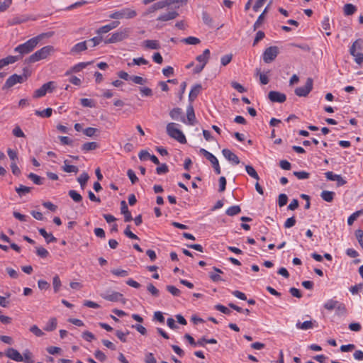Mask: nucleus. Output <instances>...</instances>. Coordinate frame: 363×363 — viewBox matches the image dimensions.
<instances>
[{
	"mask_svg": "<svg viewBox=\"0 0 363 363\" xmlns=\"http://www.w3.org/2000/svg\"><path fill=\"white\" fill-rule=\"evenodd\" d=\"M42 38V35L32 38L26 43L16 47L14 51L19 53V57L21 58L23 55L31 52L36 48Z\"/></svg>",
	"mask_w": 363,
	"mask_h": 363,
	"instance_id": "f257e3e1",
	"label": "nucleus"
},
{
	"mask_svg": "<svg viewBox=\"0 0 363 363\" xmlns=\"http://www.w3.org/2000/svg\"><path fill=\"white\" fill-rule=\"evenodd\" d=\"M55 52V48L52 45H47L41 49L37 50L33 54L29 56L28 59H26V62L29 64L35 63L41 60L46 59L48 56H50L52 53Z\"/></svg>",
	"mask_w": 363,
	"mask_h": 363,
	"instance_id": "f03ea898",
	"label": "nucleus"
},
{
	"mask_svg": "<svg viewBox=\"0 0 363 363\" xmlns=\"http://www.w3.org/2000/svg\"><path fill=\"white\" fill-rule=\"evenodd\" d=\"M130 33L131 29L130 28H121L116 32L112 33L110 38L105 39L104 43L111 44L121 42L128 38Z\"/></svg>",
	"mask_w": 363,
	"mask_h": 363,
	"instance_id": "7ed1b4c3",
	"label": "nucleus"
},
{
	"mask_svg": "<svg viewBox=\"0 0 363 363\" xmlns=\"http://www.w3.org/2000/svg\"><path fill=\"white\" fill-rule=\"evenodd\" d=\"M362 39L356 40L350 48V53L354 57L357 64L361 65L363 63V53L362 52Z\"/></svg>",
	"mask_w": 363,
	"mask_h": 363,
	"instance_id": "20e7f679",
	"label": "nucleus"
},
{
	"mask_svg": "<svg viewBox=\"0 0 363 363\" xmlns=\"http://www.w3.org/2000/svg\"><path fill=\"white\" fill-rule=\"evenodd\" d=\"M177 124L169 123L167 125V133L172 138L175 139L182 144L186 143V139L184 133L177 128Z\"/></svg>",
	"mask_w": 363,
	"mask_h": 363,
	"instance_id": "39448f33",
	"label": "nucleus"
},
{
	"mask_svg": "<svg viewBox=\"0 0 363 363\" xmlns=\"http://www.w3.org/2000/svg\"><path fill=\"white\" fill-rule=\"evenodd\" d=\"M137 16V12L130 8H124L120 11H115L109 15V17L113 19H131Z\"/></svg>",
	"mask_w": 363,
	"mask_h": 363,
	"instance_id": "423d86ee",
	"label": "nucleus"
},
{
	"mask_svg": "<svg viewBox=\"0 0 363 363\" xmlns=\"http://www.w3.org/2000/svg\"><path fill=\"white\" fill-rule=\"evenodd\" d=\"M200 153L202 154L211 163L215 172L217 174H220L221 170L218 159L212 153L203 148L200 149Z\"/></svg>",
	"mask_w": 363,
	"mask_h": 363,
	"instance_id": "0eeeda50",
	"label": "nucleus"
},
{
	"mask_svg": "<svg viewBox=\"0 0 363 363\" xmlns=\"http://www.w3.org/2000/svg\"><path fill=\"white\" fill-rule=\"evenodd\" d=\"M55 89V82H49L44 84L40 88L36 89L33 94V98L38 99L44 96L48 92H52Z\"/></svg>",
	"mask_w": 363,
	"mask_h": 363,
	"instance_id": "6e6552de",
	"label": "nucleus"
},
{
	"mask_svg": "<svg viewBox=\"0 0 363 363\" xmlns=\"http://www.w3.org/2000/svg\"><path fill=\"white\" fill-rule=\"evenodd\" d=\"M313 82L311 78H308L306 84L303 86L297 87L294 92L296 96L300 97H306L313 89Z\"/></svg>",
	"mask_w": 363,
	"mask_h": 363,
	"instance_id": "1a4fd4ad",
	"label": "nucleus"
},
{
	"mask_svg": "<svg viewBox=\"0 0 363 363\" xmlns=\"http://www.w3.org/2000/svg\"><path fill=\"white\" fill-rule=\"evenodd\" d=\"M279 54V49L277 46L267 48L263 53V60L266 63L272 62Z\"/></svg>",
	"mask_w": 363,
	"mask_h": 363,
	"instance_id": "9d476101",
	"label": "nucleus"
},
{
	"mask_svg": "<svg viewBox=\"0 0 363 363\" xmlns=\"http://www.w3.org/2000/svg\"><path fill=\"white\" fill-rule=\"evenodd\" d=\"M26 79V76L18 75L14 74L10 76L6 81L3 89H9L16 84L17 83H23Z\"/></svg>",
	"mask_w": 363,
	"mask_h": 363,
	"instance_id": "9b49d317",
	"label": "nucleus"
},
{
	"mask_svg": "<svg viewBox=\"0 0 363 363\" xmlns=\"http://www.w3.org/2000/svg\"><path fill=\"white\" fill-rule=\"evenodd\" d=\"M268 98L271 101L278 103H283L286 99V96L284 94L276 91H269Z\"/></svg>",
	"mask_w": 363,
	"mask_h": 363,
	"instance_id": "f8f14e48",
	"label": "nucleus"
},
{
	"mask_svg": "<svg viewBox=\"0 0 363 363\" xmlns=\"http://www.w3.org/2000/svg\"><path fill=\"white\" fill-rule=\"evenodd\" d=\"M185 123L189 125H194L196 123L194 109L191 104L189 105L186 108V118Z\"/></svg>",
	"mask_w": 363,
	"mask_h": 363,
	"instance_id": "ddd939ff",
	"label": "nucleus"
},
{
	"mask_svg": "<svg viewBox=\"0 0 363 363\" xmlns=\"http://www.w3.org/2000/svg\"><path fill=\"white\" fill-rule=\"evenodd\" d=\"M5 354L7 357L9 359L16 361V362H22L23 361V356L20 354V352L16 350V349H13L12 347L8 348L7 350L5 352Z\"/></svg>",
	"mask_w": 363,
	"mask_h": 363,
	"instance_id": "4468645a",
	"label": "nucleus"
},
{
	"mask_svg": "<svg viewBox=\"0 0 363 363\" xmlns=\"http://www.w3.org/2000/svg\"><path fill=\"white\" fill-rule=\"evenodd\" d=\"M169 116L173 120H179L182 123H186V118L183 116V112L180 108H174L169 112Z\"/></svg>",
	"mask_w": 363,
	"mask_h": 363,
	"instance_id": "2eb2a0df",
	"label": "nucleus"
},
{
	"mask_svg": "<svg viewBox=\"0 0 363 363\" xmlns=\"http://www.w3.org/2000/svg\"><path fill=\"white\" fill-rule=\"evenodd\" d=\"M325 174L327 179L337 182V184L339 186H342L346 183V181L343 179L340 175L335 174L333 172H327Z\"/></svg>",
	"mask_w": 363,
	"mask_h": 363,
	"instance_id": "dca6fc26",
	"label": "nucleus"
},
{
	"mask_svg": "<svg viewBox=\"0 0 363 363\" xmlns=\"http://www.w3.org/2000/svg\"><path fill=\"white\" fill-rule=\"evenodd\" d=\"M222 154L224 156V157L229 162H231L235 164H238L240 163L239 157L230 150L223 149L222 150Z\"/></svg>",
	"mask_w": 363,
	"mask_h": 363,
	"instance_id": "f3484780",
	"label": "nucleus"
},
{
	"mask_svg": "<svg viewBox=\"0 0 363 363\" xmlns=\"http://www.w3.org/2000/svg\"><path fill=\"white\" fill-rule=\"evenodd\" d=\"M142 47L145 50H159L160 44L157 40H145L142 43Z\"/></svg>",
	"mask_w": 363,
	"mask_h": 363,
	"instance_id": "a211bd4d",
	"label": "nucleus"
},
{
	"mask_svg": "<svg viewBox=\"0 0 363 363\" xmlns=\"http://www.w3.org/2000/svg\"><path fill=\"white\" fill-rule=\"evenodd\" d=\"M202 86L200 84H196L191 88L189 94V101L193 102L200 94Z\"/></svg>",
	"mask_w": 363,
	"mask_h": 363,
	"instance_id": "6ab92c4d",
	"label": "nucleus"
},
{
	"mask_svg": "<svg viewBox=\"0 0 363 363\" xmlns=\"http://www.w3.org/2000/svg\"><path fill=\"white\" fill-rule=\"evenodd\" d=\"M210 55V50L208 49H206L201 55H199L196 57V60L199 62V65H203V67H205L208 62Z\"/></svg>",
	"mask_w": 363,
	"mask_h": 363,
	"instance_id": "aec40b11",
	"label": "nucleus"
},
{
	"mask_svg": "<svg viewBox=\"0 0 363 363\" xmlns=\"http://www.w3.org/2000/svg\"><path fill=\"white\" fill-rule=\"evenodd\" d=\"M103 298L109 301H118L122 297L123 295L116 291H113L111 294H104L101 295Z\"/></svg>",
	"mask_w": 363,
	"mask_h": 363,
	"instance_id": "412c9836",
	"label": "nucleus"
},
{
	"mask_svg": "<svg viewBox=\"0 0 363 363\" xmlns=\"http://www.w3.org/2000/svg\"><path fill=\"white\" fill-rule=\"evenodd\" d=\"M87 42L86 40L77 43L72 48L70 52L72 54H78L82 51L86 50L87 49Z\"/></svg>",
	"mask_w": 363,
	"mask_h": 363,
	"instance_id": "4be33fe9",
	"label": "nucleus"
},
{
	"mask_svg": "<svg viewBox=\"0 0 363 363\" xmlns=\"http://www.w3.org/2000/svg\"><path fill=\"white\" fill-rule=\"evenodd\" d=\"M178 16H179V13L177 11H170L167 13L160 15L157 18V21H167L176 18Z\"/></svg>",
	"mask_w": 363,
	"mask_h": 363,
	"instance_id": "5701e85b",
	"label": "nucleus"
},
{
	"mask_svg": "<svg viewBox=\"0 0 363 363\" xmlns=\"http://www.w3.org/2000/svg\"><path fill=\"white\" fill-rule=\"evenodd\" d=\"M38 232L45 239L47 243L55 242L57 241V238L52 234L48 233L44 228H39Z\"/></svg>",
	"mask_w": 363,
	"mask_h": 363,
	"instance_id": "b1692460",
	"label": "nucleus"
},
{
	"mask_svg": "<svg viewBox=\"0 0 363 363\" xmlns=\"http://www.w3.org/2000/svg\"><path fill=\"white\" fill-rule=\"evenodd\" d=\"M335 192L330 191H323L320 194L321 198L327 202H332L335 197Z\"/></svg>",
	"mask_w": 363,
	"mask_h": 363,
	"instance_id": "393cba45",
	"label": "nucleus"
},
{
	"mask_svg": "<svg viewBox=\"0 0 363 363\" xmlns=\"http://www.w3.org/2000/svg\"><path fill=\"white\" fill-rule=\"evenodd\" d=\"M62 169L64 172H67V173H71V172L77 173L79 171V169L77 167H76L74 165L69 164L67 160L64 161V166L62 167Z\"/></svg>",
	"mask_w": 363,
	"mask_h": 363,
	"instance_id": "a878e982",
	"label": "nucleus"
},
{
	"mask_svg": "<svg viewBox=\"0 0 363 363\" xmlns=\"http://www.w3.org/2000/svg\"><path fill=\"white\" fill-rule=\"evenodd\" d=\"M99 147L97 143L96 142H88L85 143L82 146V150L84 152H88L91 150H94Z\"/></svg>",
	"mask_w": 363,
	"mask_h": 363,
	"instance_id": "bb28decb",
	"label": "nucleus"
},
{
	"mask_svg": "<svg viewBox=\"0 0 363 363\" xmlns=\"http://www.w3.org/2000/svg\"><path fill=\"white\" fill-rule=\"evenodd\" d=\"M22 356V362L25 363H34L33 355L29 350H24Z\"/></svg>",
	"mask_w": 363,
	"mask_h": 363,
	"instance_id": "cd10ccee",
	"label": "nucleus"
},
{
	"mask_svg": "<svg viewBox=\"0 0 363 363\" xmlns=\"http://www.w3.org/2000/svg\"><path fill=\"white\" fill-rule=\"evenodd\" d=\"M28 178L30 179L35 184H37V185L43 184V181L45 180L44 178L40 177V176H38L34 173H30L28 175Z\"/></svg>",
	"mask_w": 363,
	"mask_h": 363,
	"instance_id": "c85d7f7f",
	"label": "nucleus"
},
{
	"mask_svg": "<svg viewBox=\"0 0 363 363\" xmlns=\"http://www.w3.org/2000/svg\"><path fill=\"white\" fill-rule=\"evenodd\" d=\"M52 109L51 108H47L43 111H35V114L42 118H49L52 116Z\"/></svg>",
	"mask_w": 363,
	"mask_h": 363,
	"instance_id": "c756f323",
	"label": "nucleus"
},
{
	"mask_svg": "<svg viewBox=\"0 0 363 363\" xmlns=\"http://www.w3.org/2000/svg\"><path fill=\"white\" fill-rule=\"evenodd\" d=\"M296 328L301 330H308L313 328V323L311 320L304 321L303 323L298 322Z\"/></svg>",
	"mask_w": 363,
	"mask_h": 363,
	"instance_id": "7c9ffc66",
	"label": "nucleus"
},
{
	"mask_svg": "<svg viewBox=\"0 0 363 363\" xmlns=\"http://www.w3.org/2000/svg\"><path fill=\"white\" fill-rule=\"evenodd\" d=\"M240 212L241 208L239 206L237 205L229 207L225 211L226 214L229 216H234L235 215H238Z\"/></svg>",
	"mask_w": 363,
	"mask_h": 363,
	"instance_id": "2f4dec72",
	"label": "nucleus"
},
{
	"mask_svg": "<svg viewBox=\"0 0 363 363\" xmlns=\"http://www.w3.org/2000/svg\"><path fill=\"white\" fill-rule=\"evenodd\" d=\"M31 189H32L31 187L26 186L22 184H21L18 187H16V189H15L16 193L20 196H22L23 195L28 194L29 192H30Z\"/></svg>",
	"mask_w": 363,
	"mask_h": 363,
	"instance_id": "473e14b6",
	"label": "nucleus"
},
{
	"mask_svg": "<svg viewBox=\"0 0 363 363\" xmlns=\"http://www.w3.org/2000/svg\"><path fill=\"white\" fill-rule=\"evenodd\" d=\"M89 176L87 173L86 172H83L82 174H80V176L77 178V181L80 184V186H81V188L82 189H84L85 186H86V184L87 182V181L89 180Z\"/></svg>",
	"mask_w": 363,
	"mask_h": 363,
	"instance_id": "72a5a7b5",
	"label": "nucleus"
},
{
	"mask_svg": "<svg viewBox=\"0 0 363 363\" xmlns=\"http://www.w3.org/2000/svg\"><path fill=\"white\" fill-rule=\"evenodd\" d=\"M57 327V319L55 318H52L47 323L44 330L46 331H52L55 330Z\"/></svg>",
	"mask_w": 363,
	"mask_h": 363,
	"instance_id": "f704fd0d",
	"label": "nucleus"
},
{
	"mask_svg": "<svg viewBox=\"0 0 363 363\" xmlns=\"http://www.w3.org/2000/svg\"><path fill=\"white\" fill-rule=\"evenodd\" d=\"M337 301L334 299H330L324 303L323 306L326 310L330 311H333V309H335L336 306H337Z\"/></svg>",
	"mask_w": 363,
	"mask_h": 363,
	"instance_id": "c9c22d12",
	"label": "nucleus"
},
{
	"mask_svg": "<svg viewBox=\"0 0 363 363\" xmlns=\"http://www.w3.org/2000/svg\"><path fill=\"white\" fill-rule=\"evenodd\" d=\"M356 11V6L352 4H347L344 6V13L346 16L352 15Z\"/></svg>",
	"mask_w": 363,
	"mask_h": 363,
	"instance_id": "e433bc0d",
	"label": "nucleus"
},
{
	"mask_svg": "<svg viewBox=\"0 0 363 363\" xmlns=\"http://www.w3.org/2000/svg\"><path fill=\"white\" fill-rule=\"evenodd\" d=\"M89 63L86 62H79L77 65H75L74 67H72L70 71H67L66 72V74H69L70 72H78L85 68Z\"/></svg>",
	"mask_w": 363,
	"mask_h": 363,
	"instance_id": "4c0bfd02",
	"label": "nucleus"
},
{
	"mask_svg": "<svg viewBox=\"0 0 363 363\" xmlns=\"http://www.w3.org/2000/svg\"><path fill=\"white\" fill-rule=\"evenodd\" d=\"M28 21V18L24 16H16L9 21V23L11 26L21 24Z\"/></svg>",
	"mask_w": 363,
	"mask_h": 363,
	"instance_id": "58836bf2",
	"label": "nucleus"
},
{
	"mask_svg": "<svg viewBox=\"0 0 363 363\" xmlns=\"http://www.w3.org/2000/svg\"><path fill=\"white\" fill-rule=\"evenodd\" d=\"M68 194L76 203H79L82 201V196L75 190H69Z\"/></svg>",
	"mask_w": 363,
	"mask_h": 363,
	"instance_id": "ea45409f",
	"label": "nucleus"
},
{
	"mask_svg": "<svg viewBox=\"0 0 363 363\" xmlns=\"http://www.w3.org/2000/svg\"><path fill=\"white\" fill-rule=\"evenodd\" d=\"M245 170L247 173L252 178L255 179L257 181L259 179L258 174L257 173L254 167H252L251 165H246Z\"/></svg>",
	"mask_w": 363,
	"mask_h": 363,
	"instance_id": "a19ab883",
	"label": "nucleus"
},
{
	"mask_svg": "<svg viewBox=\"0 0 363 363\" xmlns=\"http://www.w3.org/2000/svg\"><path fill=\"white\" fill-rule=\"evenodd\" d=\"M322 28L326 31L325 34L329 36L331 33L329 31L330 29V21L328 17H325L321 23Z\"/></svg>",
	"mask_w": 363,
	"mask_h": 363,
	"instance_id": "79ce46f5",
	"label": "nucleus"
},
{
	"mask_svg": "<svg viewBox=\"0 0 363 363\" xmlns=\"http://www.w3.org/2000/svg\"><path fill=\"white\" fill-rule=\"evenodd\" d=\"M12 0H0V13L6 11L12 4Z\"/></svg>",
	"mask_w": 363,
	"mask_h": 363,
	"instance_id": "37998d69",
	"label": "nucleus"
},
{
	"mask_svg": "<svg viewBox=\"0 0 363 363\" xmlns=\"http://www.w3.org/2000/svg\"><path fill=\"white\" fill-rule=\"evenodd\" d=\"M182 42L188 45H197L200 43V40L198 38L189 36L182 40Z\"/></svg>",
	"mask_w": 363,
	"mask_h": 363,
	"instance_id": "c03bdc74",
	"label": "nucleus"
},
{
	"mask_svg": "<svg viewBox=\"0 0 363 363\" xmlns=\"http://www.w3.org/2000/svg\"><path fill=\"white\" fill-rule=\"evenodd\" d=\"M111 272L117 277H125L128 275V272L127 270L124 269H114L111 271Z\"/></svg>",
	"mask_w": 363,
	"mask_h": 363,
	"instance_id": "a18cd8bd",
	"label": "nucleus"
},
{
	"mask_svg": "<svg viewBox=\"0 0 363 363\" xmlns=\"http://www.w3.org/2000/svg\"><path fill=\"white\" fill-rule=\"evenodd\" d=\"M129 334V331L123 332L121 330H116V337L123 342H127L126 336Z\"/></svg>",
	"mask_w": 363,
	"mask_h": 363,
	"instance_id": "49530a36",
	"label": "nucleus"
},
{
	"mask_svg": "<svg viewBox=\"0 0 363 363\" xmlns=\"http://www.w3.org/2000/svg\"><path fill=\"white\" fill-rule=\"evenodd\" d=\"M147 64H148V61L147 60H145L143 57H138V58H134L133 60V62L131 64L128 63V65L129 66H130V65H147Z\"/></svg>",
	"mask_w": 363,
	"mask_h": 363,
	"instance_id": "de8ad7c7",
	"label": "nucleus"
},
{
	"mask_svg": "<svg viewBox=\"0 0 363 363\" xmlns=\"http://www.w3.org/2000/svg\"><path fill=\"white\" fill-rule=\"evenodd\" d=\"M36 254L40 257L45 258L48 256L49 252L45 248L43 247H37Z\"/></svg>",
	"mask_w": 363,
	"mask_h": 363,
	"instance_id": "09e8293b",
	"label": "nucleus"
},
{
	"mask_svg": "<svg viewBox=\"0 0 363 363\" xmlns=\"http://www.w3.org/2000/svg\"><path fill=\"white\" fill-rule=\"evenodd\" d=\"M294 175L298 179H306L309 178L310 174L305 171L294 172Z\"/></svg>",
	"mask_w": 363,
	"mask_h": 363,
	"instance_id": "8fccbe9b",
	"label": "nucleus"
},
{
	"mask_svg": "<svg viewBox=\"0 0 363 363\" xmlns=\"http://www.w3.org/2000/svg\"><path fill=\"white\" fill-rule=\"evenodd\" d=\"M30 331L33 333L37 337H42L44 335V333L37 325H33L30 328Z\"/></svg>",
	"mask_w": 363,
	"mask_h": 363,
	"instance_id": "3c124183",
	"label": "nucleus"
},
{
	"mask_svg": "<svg viewBox=\"0 0 363 363\" xmlns=\"http://www.w3.org/2000/svg\"><path fill=\"white\" fill-rule=\"evenodd\" d=\"M88 43H91V47H95L98 45L101 41H102V37L101 36H96L94 37L89 40H86Z\"/></svg>",
	"mask_w": 363,
	"mask_h": 363,
	"instance_id": "603ef678",
	"label": "nucleus"
},
{
	"mask_svg": "<svg viewBox=\"0 0 363 363\" xmlns=\"http://www.w3.org/2000/svg\"><path fill=\"white\" fill-rule=\"evenodd\" d=\"M52 284H53L54 291L55 293H57L59 291L60 287L61 286V281L57 275H56L53 277Z\"/></svg>",
	"mask_w": 363,
	"mask_h": 363,
	"instance_id": "864d4df0",
	"label": "nucleus"
},
{
	"mask_svg": "<svg viewBox=\"0 0 363 363\" xmlns=\"http://www.w3.org/2000/svg\"><path fill=\"white\" fill-rule=\"evenodd\" d=\"M167 290L174 296H179L181 294L180 290L172 285L167 286Z\"/></svg>",
	"mask_w": 363,
	"mask_h": 363,
	"instance_id": "5fc2aeb1",
	"label": "nucleus"
},
{
	"mask_svg": "<svg viewBox=\"0 0 363 363\" xmlns=\"http://www.w3.org/2000/svg\"><path fill=\"white\" fill-rule=\"evenodd\" d=\"M80 104L84 107L92 108L94 106V102L91 99L84 98L80 99Z\"/></svg>",
	"mask_w": 363,
	"mask_h": 363,
	"instance_id": "6e6d98bb",
	"label": "nucleus"
},
{
	"mask_svg": "<svg viewBox=\"0 0 363 363\" xmlns=\"http://www.w3.org/2000/svg\"><path fill=\"white\" fill-rule=\"evenodd\" d=\"M336 313L337 315H344L346 313V307L345 305L342 303L338 302L337 306L335 308Z\"/></svg>",
	"mask_w": 363,
	"mask_h": 363,
	"instance_id": "4d7b16f0",
	"label": "nucleus"
},
{
	"mask_svg": "<svg viewBox=\"0 0 363 363\" xmlns=\"http://www.w3.org/2000/svg\"><path fill=\"white\" fill-rule=\"evenodd\" d=\"M257 74L259 76V81L262 84H267L269 83V78L268 77L263 73L260 72L259 69H257Z\"/></svg>",
	"mask_w": 363,
	"mask_h": 363,
	"instance_id": "13d9d810",
	"label": "nucleus"
},
{
	"mask_svg": "<svg viewBox=\"0 0 363 363\" xmlns=\"http://www.w3.org/2000/svg\"><path fill=\"white\" fill-rule=\"evenodd\" d=\"M147 291L155 297H157L160 294L159 290L152 284L147 285Z\"/></svg>",
	"mask_w": 363,
	"mask_h": 363,
	"instance_id": "bf43d9fd",
	"label": "nucleus"
},
{
	"mask_svg": "<svg viewBox=\"0 0 363 363\" xmlns=\"http://www.w3.org/2000/svg\"><path fill=\"white\" fill-rule=\"evenodd\" d=\"M288 197L285 194H281L279 196L278 204L280 207L285 206L287 203Z\"/></svg>",
	"mask_w": 363,
	"mask_h": 363,
	"instance_id": "052dcab7",
	"label": "nucleus"
},
{
	"mask_svg": "<svg viewBox=\"0 0 363 363\" xmlns=\"http://www.w3.org/2000/svg\"><path fill=\"white\" fill-rule=\"evenodd\" d=\"M202 19L205 24L208 26H211L213 23L212 18L209 16V14L206 12H203L202 13Z\"/></svg>",
	"mask_w": 363,
	"mask_h": 363,
	"instance_id": "680f3d73",
	"label": "nucleus"
},
{
	"mask_svg": "<svg viewBox=\"0 0 363 363\" xmlns=\"http://www.w3.org/2000/svg\"><path fill=\"white\" fill-rule=\"evenodd\" d=\"M82 337L88 341V342H91L92 340H95V335L89 332V331H85L82 333Z\"/></svg>",
	"mask_w": 363,
	"mask_h": 363,
	"instance_id": "e2e57ef3",
	"label": "nucleus"
},
{
	"mask_svg": "<svg viewBox=\"0 0 363 363\" xmlns=\"http://www.w3.org/2000/svg\"><path fill=\"white\" fill-rule=\"evenodd\" d=\"M94 357L98 359L99 360L100 362H103L104 361H106V354L101 352V350H96L95 352H94Z\"/></svg>",
	"mask_w": 363,
	"mask_h": 363,
	"instance_id": "0e129e2a",
	"label": "nucleus"
},
{
	"mask_svg": "<svg viewBox=\"0 0 363 363\" xmlns=\"http://www.w3.org/2000/svg\"><path fill=\"white\" fill-rule=\"evenodd\" d=\"M14 136L18 138H25L26 135L23 130L21 129L19 126H16L12 131Z\"/></svg>",
	"mask_w": 363,
	"mask_h": 363,
	"instance_id": "69168bd1",
	"label": "nucleus"
},
{
	"mask_svg": "<svg viewBox=\"0 0 363 363\" xmlns=\"http://www.w3.org/2000/svg\"><path fill=\"white\" fill-rule=\"evenodd\" d=\"M355 235L358 240L359 244L360 245L361 247L363 249V230H356Z\"/></svg>",
	"mask_w": 363,
	"mask_h": 363,
	"instance_id": "338daca9",
	"label": "nucleus"
},
{
	"mask_svg": "<svg viewBox=\"0 0 363 363\" xmlns=\"http://www.w3.org/2000/svg\"><path fill=\"white\" fill-rule=\"evenodd\" d=\"M145 362V363H157L156 359L155 358L153 354L151 352L146 354Z\"/></svg>",
	"mask_w": 363,
	"mask_h": 363,
	"instance_id": "774afa93",
	"label": "nucleus"
}]
</instances>
